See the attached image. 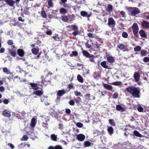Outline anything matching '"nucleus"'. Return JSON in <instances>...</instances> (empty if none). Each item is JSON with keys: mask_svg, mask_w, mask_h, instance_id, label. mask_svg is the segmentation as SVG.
<instances>
[{"mask_svg": "<svg viewBox=\"0 0 149 149\" xmlns=\"http://www.w3.org/2000/svg\"><path fill=\"white\" fill-rule=\"evenodd\" d=\"M116 109L118 111H121L122 112L124 111V109L120 105H117L116 107Z\"/></svg>", "mask_w": 149, "mask_h": 149, "instance_id": "nucleus-28", "label": "nucleus"}, {"mask_svg": "<svg viewBox=\"0 0 149 149\" xmlns=\"http://www.w3.org/2000/svg\"><path fill=\"white\" fill-rule=\"evenodd\" d=\"M37 123V121L36 118H33L31 120L30 125L33 128H34L35 127Z\"/></svg>", "mask_w": 149, "mask_h": 149, "instance_id": "nucleus-18", "label": "nucleus"}, {"mask_svg": "<svg viewBox=\"0 0 149 149\" xmlns=\"http://www.w3.org/2000/svg\"><path fill=\"white\" fill-rule=\"evenodd\" d=\"M41 78L42 79V81L41 82V84H42V85L43 84L46 85L48 83H50L51 82L50 78H48L47 77H46L44 78L43 77H41Z\"/></svg>", "mask_w": 149, "mask_h": 149, "instance_id": "nucleus-9", "label": "nucleus"}, {"mask_svg": "<svg viewBox=\"0 0 149 149\" xmlns=\"http://www.w3.org/2000/svg\"><path fill=\"white\" fill-rule=\"evenodd\" d=\"M77 79L78 81L81 83H82L84 82V80L80 74H78L77 75Z\"/></svg>", "mask_w": 149, "mask_h": 149, "instance_id": "nucleus-33", "label": "nucleus"}, {"mask_svg": "<svg viewBox=\"0 0 149 149\" xmlns=\"http://www.w3.org/2000/svg\"><path fill=\"white\" fill-rule=\"evenodd\" d=\"M102 85L104 88L107 90L114 92V90L113 89V87L110 85L103 83Z\"/></svg>", "mask_w": 149, "mask_h": 149, "instance_id": "nucleus-11", "label": "nucleus"}, {"mask_svg": "<svg viewBox=\"0 0 149 149\" xmlns=\"http://www.w3.org/2000/svg\"><path fill=\"white\" fill-rule=\"evenodd\" d=\"M131 9L132 11L130 13V15L132 16H135L140 13L139 9L136 7L131 8Z\"/></svg>", "mask_w": 149, "mask_h": 149, "instance_id": "nucleus-7", "label": "nucleus"}, {"mask_svg": "<svg viewBox=\"0 0 149 149\" xmlns=\"http://www.w3.org/2000/svg\"><path fill=\"white\" fill-rule=\"evenodd\" d=\"M68 103L71 106H74L75 104L74 100H71L69 101Z\"/></svg>", "mask_w": 149, "mask_h": 149, "instance_id": "nucleus-45", "label": "nucleus"}, {"mask_svg": "<svg viewBox=\"0 0 149 149\" xmlns=\"http://www.w3.org/2000/svg\"><path fill=\"white\" fill-rule=\"evenodd\" d=\"M59 12L61 14H66L68 13V11L67 10L63 8H61L59 10Z\"/></svg>", "mask_w": 149, "mask_h": 149, "instance_id": "nucleus-31", "label": "nucleus"}, {"mask_svg": "<svg viewBox=\"0 0 149 149\" xmlns=\"http://www.w3.org/2000/svg\"><path fill=\"white\" fill-rule=\"evenodd\" d=\"M122 36L124 38H127L128 37V35L126 32H124L122 33Z\"/></svg>", "mask_w": 149, "mask_h": 149, "instance_id": "nucleus-43", "label": "nucleus"}, {"mask_svg": "<svg viewBox=\"0 0 149 149\" xmlns=\"http://www.w3.org/2000/svg\"><path fill=\"white\" fill-rule=\"evenodd\" d=\"M53 38L56 40L59 41L60 40V38L58 37V35L53 37Z\"/></svg>", "mask_w": 149, "mask_h": 149, "instance_id": "nucleus-55", "label": "nucleus"}, {"mask_svg": "<svg viewBox=\"0 0 149 149\" xmlns=\"http://www.w3.org/2000/svg\"><path fill=\"white\" fill-rule=\"evenodd\" d=\"M42 125L43 127H45L48 129V124L47 122H43L42 123Z\"/></svg>", "mask_w": 149, "mask_h": 149, "instance_id": "nucleus-48", "label": "nucleus"}, {"mask_svg": "<svg viewBox=\"0 0 149 149\" xmlns=\"http://www.w3.org/2000/svg\"><path fill=\"white\" fill-rule=\"evenodd\" d=\"M143 108L142 107H139L137 108V110L139 112H142L143 111Z\"/></svg>", "mask_w": 149, "mask_h": 149, "instance_id": "nucleus-59", "label": "nucleus"}, {"mask_svg": "<svg viewBox=\"0 0 149 149\" xmlns=\"http://www.w3.org/2000/svg\"><path fill=\"white\" fill-rule=\"evenodd\" d=\"M26 10H24V13L26 15H28L30 13L29 11V8H26Z\"/></svg>", "mask_w": 149, "mask_h": 149, "instance_id": "nucleus-54", "label": "nucleus"}, {"mask_svg": "<svg viewBox=\"0 0 149 149\" xmlns=\"http://www.w3.org/2000/svg\"><path fill=\"white\" fill-rule=\"evenodd\" d=\"M8 145L12 149H13L15 148L14 146L11 143H8Z\"/></svg>", "mask_w": 149, "mask_h": 149, "instance_id": "nucleus-63", "label": "nucleus"}, {"mask_svg": "<svg viewBox=\"0 0 149 149\" xmlns=\"http://www.w3.org/2000/svg\"><path fill=\"white\" fill-rule=\"evenodd\" d=\"M139 33L142 38H146L147 35L144 31L143 30H141L139 31Z\"/></svg>", "mask_w": 149, "mask_h": 149, "instance_id": "nucleus-21", "label": "nucleus"}, {"mask_svg": "<svg viewBox=\"0 0 149 149\" xmlns=\"http://www.w3.org/2000/svg\"><path fill=\"white\" fill-rule=\"evenodd\" d=\"M116 24L115 21L112 17H109L108 19V26L113 29L115 27Z\"/></svg>", "mask_w": 149, "mask_h": 149, "instance_id": "nucleus-5", "label": "nucleus"}, {"mask_svg": "<svg viewBox=\"0 0 149 149\" xmlns=\"http://www.w3.org/2000/svg\"><path fill=\"white\" fill-rule=\"evenodd\" d=\"M113 9V6L110 4H108L107 6L106 10L108 12L110 13L112 11Z\"/></svg>", "mask_w": 149, "mask_h": 149, "instance_id": "nucleus-26", "label": "nucleus"}, {"mask_svg": "<svg viewBox=\"0 0 149 149\" xmlns=\"http://www.w3.org/2000/svg\"><path fill=\"white\" fill-rule=\"evenodd\" d=\"M117 47L120 50H122L125 48V45L122 43H120L117 45Z\"/></svg>", "mask_w": 149, "mask_h": 149, "instance_id": "nucleus-35", "label": "nucleus"}, {"mask_svg": "<svg viewBox=\"0 0 149 149\" xmlns=\"http://www.w3.org/2000/svg\"><path fill=\"white\" fill-rule=\"evenodd\" d=\"M91 145V143L88 141H87L84 142V146L85 147H87L90 146Z\"/></svg>", "mask_w": 149, "mask_h": 149, "instance_id": "nucleus-44", "label": "nucleus"}, {"mask_svg": "<svg viewBox=\"0 0 149 149\" xmlns=\"http://www.w3.org/2000/svg\"><path fill=\"white\" fill-rule=\"evenodd\" d=\"M143 61L144 62L147 63L149 61V57H145L143 59Z\"/></svg>", "mask_w": 149, "mask_h": 149, "instance_id": "nucleus-51", "label": "nucleus"}, {"mask_svg": "<svg viewBox=\"0 0 149 149\" xmlns=\"http://www.w3.org/2000/svg\"><path fill=\"white\" fill-rule=\"evenodd\" d=\"M102 67L105 69H111V68L109 67L107 65V62L106 61H103L100 63Z\"/></svg>", "mask_w": 149, "mask_h": 149, "instance_id": "nucleus-19", "label": "nucleus"}, {"mask_svg": "<svg viewBox=\"0 0 149 149\" xmlns=\"http://www.w3.org/2000/svg\"><path fill=\"white\" fill-rule=\"evenodd\" d=\"M31 52L33 54L37 55L39 52V49L33 48L31 49Z\"/></svg>", "mask_w": 149, "mask_h": 149, "instance_id": "nucleus-24", "label": "nucleus"}, {"mask_svg": "<svg viewBox=\"0 0 149 149\" xmlns=\"http://www.w3.org/2000/svg\"><path fill=\"white\" fill-rule=\"evenodd\" d=\"M131 28L132 29V32L134 36L136 38H139V36L138 33L139 28L137 24L135 22L134 23Z\"/></svg>", "mask_w": 149, "mask_h": 149, "instance_id": "nucleus-2", "label": "nucleus"}, {"mask_svg": "<svg viewBox=\"0 0 149 149\" xmlns=\"http://www.w3.org/2000/svg\"><path fill=\"white\" fill-rule=\"evenodd\" d=\"M109 122L111 126H114L116 125V124L113 119H110Z\"/></svg>", "mask_w": 149, "mask_h": 149, "instance_id": "nucleus-36", "label": "nucleus"}, {"mask_svg": "<svg viewBox=\"0 0 149 149\" xmlns=\"http://www.w3.org/2000/svg\"><path fill=\"white\" fill-rule=\"evenodd\" d=\"M87 36L89 38H94V37L93 36V34L90 33H88L87 34Z\"/></svg>", "mask_w": 149, "mask_h": 149, "instance_id": "nucleus-61", "label": "nucleus"}, {"mask_svg": "<svg viewBox=\"0 0 149 149\" xmlns=\"http://www.w3.org/2000/svg\"><path fill=\"white\" fill-rule=\"evenodd\" d=\"M84 97L86 99L90 100L91 95L89 94H86L84 95Z\"/></svg>", "mask_w": 149, "mask_h": 149, "instance_id": "nucleus-52", "label": "nucleus"}, {"mask_svg": "<svg viewBox=\"0 0 149 149\" xmlns=\"http://www.w3.org/2000/svg\"><path fill=\"white\" fill-rule=\"evenodd\" d=\"M125 91L134 98H139L140 97V88L139 87H136L131 85L126 88Z\"/></svg>", "mask_w": 149, "mask_h": 149, "instance_id": "nucleus-1", "label": "nucleus"}, {"mask_svg": "<svg viewBox=\"0 0 149 149\" xmlns=\"http://www.w3.org/2000/svg\"><path fill=\"white\" fill-rule=\"evenodd\" d=\"M82 53L84 56H86L87 58H89L90 57H91L92 56H91L89 53L87 51L84 50L82 51Z\"/></svg>", "mask_w": 149, "mask_h": 149, "instance_id": "nucleus-22", "label": "nucleus"}, {"mask_svg": "<svg viewBox=\"0 0 149 149\" xmlns=\"http://www.w3.org/2000/svg\"><path fill=\"white\" fill-rule=\"evenodd\" d=\"M74 93L75 96H77L81 95V93L78 91H74Z\"/></svg>", "mask_w": 149, "mask_h": 149, "instance_id": "nucleus-50", "label": "nucleus"}, {"mask_svg": "<svg viewBox=\"0 0 149 149\" xmlns=\"http://www.w3.org/2000/svg\"><path fill=\"white\" fill-rule=\"evenodd\" d=\"M11 55L13 57H15L17 55L16 51H12L10 52Z\"/></svg>", "mask_w": 149, "mask_h": 149, "instance_id": "nucleus-42", "label": "nucleus"}, {"mask_svg": "<svg viewBox=\"0 0 149 149\" xmlns=\"http://www.w3.org/2000/svg\"><path fill=\"white\" fill-rule=\"evenodd\" d=\"M141 54L142 56H145L147 54V51L145 49L141 50L140 51Z\"/></svg>", "mask_w": 149, "mask_h": 149, "instance_id": "nucleus-38", "label": "nucleus"}, {"mask_svg": "<svg viewBox=\"0 0 149 149\" xmlns=\"http://www.w3.org/2000/svg\"><path fill=\"white\" fill-rule=\"evenodd\" d=\"M2 115L6 117L10 118L11 116L10 112L7 110H5L2 113Z\"/></svg>", "mask_w": 149, "mask_h": 149, "instance_id": "nucleus-15", "label": "nucleus"}, {"mask_svg": "<svg viewBox=\"0 0 149 149\" xmlns=\"http://www.w3.org/2000/svg\"><path fill=\"white\" fill-rule=\"evenodd\" d=\"M7 4L10 7H13L15 4L17 5L19 2L20 0H15V1L13 0H4Z\"/></svg>", "mask_w": 149, "mask_h": 149, "instance_id": "nucleus-4", "label": "nucleus"}, {"mask_svg": "<svg viewBox=\"0 0 149 149\" xmlns=\"http://www.w3.org/2000/svg\"><path fill=\"white\" fill-rule=\"evenodd\" d=\"M78 55V52L76 51H73L72 52V53L70 54V56L73 57V56H76Z\"/></svg>", "mask_w": 149, "mask_h": 149, "instance_id": "nucleus-37", "label": "nucleus"}, {"mask_svg": "<svg viewBox=\"0 0 149 149\" xmlns=\"http://www.w3.org/2000/svg\"><path fill=\"white\" fill-rule=\"evenodd\" d=\"M76 125L78 127L81 128L83 126V124L80 122H78L76 124Z\"/></svg>", "mask_w": 149, "mask_h": 149, "instance_id": "nucleus-47", "label": "nucleus"}, {"mask_svg": "<svg viewBox=\"0 0 149 149\" xmlns=\"http://www.w3.org/2000/svg\"><path fill=\"white\" fill-rule=\"evenodd\" d=\"M46 33L48 35H51L52 34V32L51 30L47 31L46 32Z\"/></svg>", "mask_w": 149, "mask_h": 149, "instance_id": "nucleus-62", "label": "nucleus"}, {"mask_svg": "<svg viewBox=\"0 0 149 149\" xmlns=\"http://www.w3.org/2000/svg\"><path fill=\"white\" fill-rule=\"evenodd\" d=\"M107 130L110 135L112 134L113 133V129L111 126L107 128Z\"/></svg>", "mask_w": 149, "mask_h": 149, "instance_id": "nucleus-23", "label": "nucleus"}, {"mask_svg": "<svg viewBox=\"0 0 149 149\" xmlns=\"http://www.w3.org/2000/svg\"><path fill=\"white\" fill-rule=\"evenodd\" d=\"M111 84L114 85L118 86L121 85V82L120 81H117L113 82Z\"/></svg>", "mask_w": 149, "mask_h": 149, "instance_id": "nucleus-40", "label": "nucleus"}, {"mask_svg": "<svg viewBox=\"0 0 149 149\" xmlns=\"http://www.w3.org/2000/svg\"><path fill=\"white\" fill-rule=\"evenodd\" d=\"M7 44L9 45H12L13 44V42L12 40H8L7 42Z\"/></svg>", "mask_w": 149, "mask_h": 149, "instance_id": "nucleus-58", "label": "nucleus"}, {"mask_svg": "<svg viewBox=\"0 0 149 149\" xmlns=\"http://www.w3.org/2000/svg\"><path fill=\"white\" fill-rule=\"evenodd\" d=\"M141 27L143 29H148L149 28V22L145 20H143L141 23Z\"/></svg>", "mask_w": 149, "mask_h": 149, "instance_id": "nucleus-8", "label": "nucleus"}, {"mask_svg": "<svg viewBox=\"0 0 149 149\" xmlns=\"http://www.w3.org/2000/svg\"><path fill=\"white\" fill-rule=\"evenodd\" d=\"M62 20L64 22H67L68 20V18L66 15H63L61 16Z\"/></svg>", "mask_w": 149, "mask_h": 149, "instance_id": "nucleus-34", "label": "nucleus"}, {"mask_svg": "<svg viewBox=\"0 0 149 149\" xmlns=\"http://www.w3.org/2000/svg\"><path fill=\"white\" fill-rule=\"evenodd\" d=\"M51 137L52 140L54 141H56L57 140V136L55 134H52L51 135Z\"/></svg>", "mask_w": 149, "mask_h": 149, "instance_id": "nucleus-41", "label": "nucleus"}, {"mask_svg": "<svg viewBox=\"0 0 149 149\" xmlns=\"http://www.w3.org/2000/svg\"><path fill=\"white\" fill-rule=\"evenodd\" d=\"M72 28L74 31L72 33V35L74 36H76L80 34V33L78 30V27L75 25H72Z\"/></svg>", "mask_w": 149, "mask_h": 149, "instance_id": "nucleus-6", "label": "nucleus"}, {"mask_svg": "<svg viewBox=\"0 0 149 149\" xmlns=\"http://www.w3.org/2000/svg\"><path fill=\"white\" fill-rule=\"evenodd\" d=\"M3 103L5 104H7L9 102L8 100L7 99H5L3 101Z\"/></svg>", "mask_w": 149, "mask_h": 149, "instance_id": "nucleus-60", "label": "nucleus"}, {"mask_svg": "<svg viewBox=\"0 0 149 149\" xmlns=\"http://www.w3.org/2000/svg\"><path fill=\"white\" fill-rule=\"evenodd\" d=\"M66 93V91L64 90H61L58 91L57 92V95L60 97L63 96Z\"/></svg>", "mask_w": 149, "mask_h": 149, "instance_id": "nucleus-20", "label": "nucleus"}, {"mask_svg": "<svg viewBox=\"0 0 149 149\" xmlns=\"http://www.w3.org/2000/svg\"><path fill=\"white\" fill-rule=\"evenodd\" d=\"M69 18L70 21H73L75 19V17L74 15L72 14L70 15L69 17Z\"/></svg>", "mask_w": 149, "mask_h": 149, "instance_id": "nucleus-53", "label": "nucleus"}, {"mask_svg": "<svg viewBox=\"0 0 149 149\" xmlns=\"http://www.w3.org/2000/svg\"><path fill=\"white\" fill-rule=\"evenodd\" d=\"M46 3L47 4H46L45 6L48 9L52 8L54 7V3L53 0H47Z\"/></svg>", "mask_w": 149, "mask_h": 149, "instance_id": "nucleus-10", "label": "nucleus"}, {"mask_svg": "<svg viewBox=\"0 0 149 149\" xmlns=\"http://www.w3.org/2000/svg\"><path fill=\"white\" fill-rule=\"evenodd\" d=\"M29 85L31 86L32 88L35 90H37L40 88L38 86L42 87V85L40 84V81H38L37 83H30Z\"/></svg>", "mask_w": 149, "mask_h": 149, "instance_id": "nucleus-3", "label": "nucleus"}, {"mask_svg": "<svg viewBox=\"0 0 149 149\" xmlns=\"http://www.w3.org/2000/svg\"><path fill=\"white\" fill-rule=\"evenodd\" d=\"M17 53L20 57H23L24 56L25 52L24 50L22 49H18L17 50Z\"/></svg>", "mask_w": 149, "mask_h": 149, "instance_id": "nucleus-17", "label": "nucleus"}, {"mask_svg": "<svg viewBox=\"0 0 149 149\" xmlns=\"http://www.w3.org/2000/svg\"><path fill=\"white\" fill-rule=\"evenodd\" d=\"M133 133L134 135L136 136L139 137H141L143 136L142 135L136 130H134Z\"/></svg>", "mask_w": 149, "mask_h": 149, "instance_id": "nucleus-27", "label": "nucleus"}, {"mask_svg": "<svg viewBox=\"0 0 149 149\" xmlns=\"http://www.w3.org/2000/svg\"><path fill=\"white\" fill-rule=\"evenodd\" d=\"M118 95L117 92H115L113 95L112 97L113 99H116L118 97Z\"/></svg>", "mask_w": 149, "mask_h": 149, "instance_id": "nucleus-49", "label": "nucleus"}, {"mask_svg": "<svg viewBox=\"0 0 149 149\" xmlns=\"http://www.w3.org/2000/svg\"><path fill=\"white\" fill-rule=\"evenodd\" d=\"M140 77V74L137 72H135L133 75V77L136 82H138L139 81Z\"/></svg>", "mask_w": 149, "mask_h": 149, "instance_id": "nucleus-14", "label": "nucleus"}, {"mask_svg": "<svg viewBox=\"0 0 149 149\" xmlns=\"http://www.w3.org/2000/svg\"><path fill=\"white\" fill-rule=\"evenodd\" d=\"M40 90H36L33 92L34 94L38 96H40L42 95L44 93L42 89L41 88H40Z\"/></svg>", "mask_w": 149, "mask_h": 149, "instance_id": "nucleus-13", "label": "nucleus"}, {"mask_svg": "<svg viewBox=\"0 0 149 149\" xmlns=\"http://www.w3.org/2000/svg\"><path fill=\"white\" fill-rule=\"evenodd\" d=\"M80 14L83 17H89L91 16L90 15L88 14L85 11H81Z\"/></svg>", "mask_w": 149, "mask_h": 149, "instance_id": "nucleus-25", "label": "nucleus"}, {"mask_svg": "<svg viewBox=\"0 0 149 149\" xmlns=\"http://www.w3.org/2000/svg\"><path fill=\"white\" fill-rule=\"evenodd\" d=\"M41 15L42 17L45 18H46L47 15L43 8H42V10L41 11Z\"/></svg>", "mask_w": 149, "mask_h": 149, "instance_id": "nucleus-30", "label": "nucleus"}, {"mask_svg": "<svg viewBox=\"0 0 149 149\" xmlns=\"http://www.w3.org/2000/svg\"><path fill=\"white\" fill-rule=\"evenodd\" d=\"M28 139V137L26 135H24L22 138L21 139V140L22 141H26Z\"/></svg>", "mask_w": 149, "mask_h": 149, "instance_id": "nucleus-46", "label": "nucleus"}, {"mask_svg": "<svg viewBox=\"0 0 149 149\" xmlns=\"http://www.w3.org/2000/svg\"><path fill=\"white\" fill-rule=\"evenodd\" d=\"M57 147V145L56 146L54 147L53 146H50L48 149H56Z\"/></svg>", "mask_w": 149, "mask_h": 149, "instance_id": "nucleus-64", "label": "nucleus"}, {"mask_svg": "<svg viewBox=\"0 0 149 149\" xmlns=\"http://www.w3.org/2000/svg\"><path fill=\"white\" fill-rule=\"evenodd\" d=\"M85 138L84 135L82 134H79L77 136V139L79 141H83Z\"/></svg>", "mask_w": 149, "mask_h": 149, "instance_id": "nucleus-16", "label": "nucleus"}, {"mask_svg": "<svg viewBox=\"0 0 149 149\" xmlns=\"http://www.w3.org/2000/svg\"><path fill=\"white\" fill-rule=\"evenodd\" d=\"M3 72L6 73L7 74H11V72L10 70L6 67H4L3 68Z\"/></svg>", "mask_w": 149, "mask_h": 149, "instance_id": "nucleus-32", "label": "nucleus"}, {"mask_svg": "<svg viewBox=\"0 0 149 149\" xmlns=\"http://www.w3.org/2000/svg\"><path fill=\"white\" fill-rule=\"evenodd\" d=\"M134 50L135 52L139 51L141 50V47L139 46H137L136 47H134Z\"/></svg>", "mask_w": 149, "mask_h": 149, "instance_id": "nucleus-39", "label": "nucleus"}, {"mask_svg": "<svg viewBox=\"0 0 149 149\" xmlns=\"http://www.w3.org/2000/svg\"><path fill=\"white\" fill-rule=\"evenodd\" d=\"M67 89H69L68 91H70L71 89H74V87L73 85V84L72 83H71L69 84L68 86Z\"/></svg>", "mask_w": 149, "mask_h": 149, "instance_id": "nucleus-29", "label": "nucleus"}, {"mask_svg": "<svg viewBox=\"0 0 149 149\" xmlns=\"http://www.w3.org/2000/svg\"><path fill=\"white\" fill-rule=\"evenodd\" d=\"M65 112L66 114H70L71 112V110L69 109H65Z\"/></svg>", "mask_w": 149, "mask_h": 149, "instance_id": "nucleus-56", "label": "nucleus"}, {"mask_svg": "<svg viewBox=\"0 0 149 149\" xmlns=\"http://www.w3.org/2000/svg\"><path fill=\"white\" fill-rule=\"evenodd\" d=\"M106 58L107 62L110 63H113L115 62L114 58L111 56L107 55L106 56Z\"/></svg>", "mask_w": 149, "mask_h": 149, "instance_id": "nucleus-12", "label": "nucleus"}, {"mask_svg": "<svg viewBox=\"0 0 149 149\" xmlns=\"http://www.w3.org/2000/svg\"><path fill=\"white\" fill-rule=\"evenodd\" d=\"M91 56H92L91 57H90V58L89 59V61L91 62H95L94 61V56L93 55H91Z\"/></svg>", "mask_w": 149, "mask_h": 149, "instance_id": "nucleus-57", "label": "nucleus"}]
</instances>
